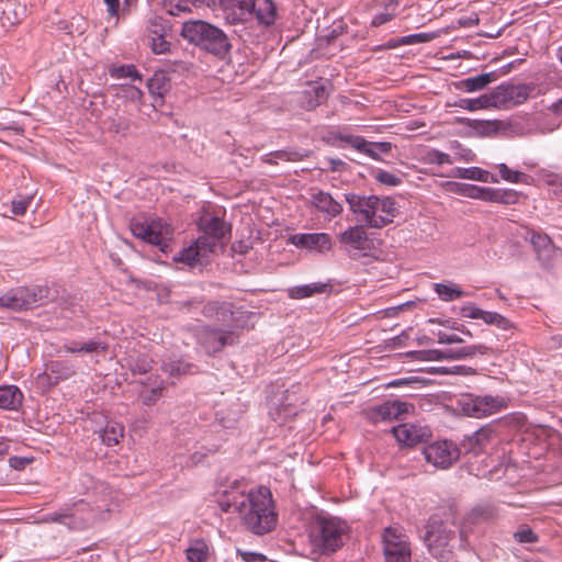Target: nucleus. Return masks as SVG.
<instances>
[{
    "mask_svg": "<svg viewBox=\"0 0 562 562\" xmlns=\"http://www.w3.org/2000/svg\"><path fill=\"white\" fill-rule=\"evenodd\" d=\"M396 441L406 447H413L427 441L431 437L429 427L416 424H401L392 428Z\"/></svg>",
    "mask_w": 562,
    "mask_h": 562,
    "instance_id": "obj_14",
    "label": "nucleus"
},
{
    "mask_svg": "<svg viewBox=\"0 0 562 562\" xmlns=\"http://www.w3.org/2000/svg\"><path fill=\"white\" fill-rule=\"evenodd\" d=\"M224 513H237L241 525L257 536L272 531L278 522V512L270 488L259 486L248 493L233 487L218 498Z\"/></svg>",
    "mask_w": 562,
    "mask_h": 562,
    "instance_id": "obj_1",
    "label": "nucleus"
},
{
    "mask_svg": "<svg viewBox=\"0 0 562 562\" xmlns=\"http://www.w3.org/2000/svg\"><path fill=\"white\" fill-rule=\"evenodd\" d=\"M221 306H222V302H217V301L209 302L203 306L202 313L205 317L213 318L216 321Z\"/></svg>",
    "mask_w": 562,
    "mask_h": 562,
    "instance_id": "obj_60",
    "label": "nucleus"
},
{
    "mask_svg": "<svg viewBox=\"0 0 562 562\" xmlns=\"http://www.w3.org/2000/svg\"><path fill=\"white\" fill-rule=\"evenodd\" d=\"M530 241L539 259H549L550 254L553 251V245L548 235L533 232Z\"/></svg>",
    "mask_w": 562,
    "mask_h": 562,
    "instance_id": "obj_33",
    "label": "nucleus"
},
{
    "mask_svg": "<svg viewBox=\"0 0 562 562\" xmlns=\"http://www.w3.org/2000/svg\"><path fill=\"white\" fill-rule=\"evenodd\" d=\"M413 405L400 401V400H390L385 401L380 405H375L367 408L363 414L364 417L372 424H378L382 422H392L395 419H401L403 416L409 413V409H413Z\"/></svg>",
    "mask_w": 562,
    "mask_h": 562,
    "instance_id": "obj_12",
    "label": "nucleus"
},
{
    "mask_svg": "<svg viewBox=\"0 0 562 562\" xmlns=\"http://www.w3.org/2000/svg\"><path fill=\"white\" fill-rule=\"evenodd\" d=\"M324 283H311L290 289V296L292 299H305L315 294L324 293L327 289Z\"/></svg>",
    "mask_w": 562,
    "mask_h": 562,
    "instance_id": "obj_39",
    "label": "nucleus"
},
{
    "mask_svg": "<svg viewBox=\"0 0 562 562\" xmlns=\"http://www.w3.org/2000/svg\"><path fill=\"white\" fill-rule=\"evenodd\" d=\"M461 179L477 180L481 182L497 183L498 179L490 171L481 169L479 167L458 169V175Z\"/></svg>",
    "mask_w": 562,
    "mask_h": 562,
    "instance_id": "obj_35",
    "label": "nucleus"
},
{
    "mask_svg": "<svg viewBox=\"0 0 562 562\" xmlns=\"http://www.w3.org/2000/svg\"><path fill=\"white\" fill-rule=\"evenodd\" d=\"M464 340L456 334H447L440 331L438 334V342L440 344H462Z\"/></svg>",
    "mask_w": 562,
    "mask_h": 562,
    "instance_id": "obj_63",
    "label": "nucleus"
},
{
    "mask_svg": "<svg viewBox=\"0 0 562 562\" xmlns=\"http://www.w3.org/2000/svg\"><path fill=\"white\" fill-rule=\"evenodd\" d=\"M162 370L173 378H181L187 374H194L198 372L195 364L187 362L182 359L171 360L162 366Z\"/></svg>",
    "mask_w": 562,
    "mask_h": 562,
    "instance_id": "obj_30",
    "label": "nucleus"
},
{
    "mask_svg": "<svg viewBox=\"0 0 562 562\" xmlns=\"http://www.w3.org/2000/svg\"><path fill=\"white\" fill-rule=\"evenodd\" d=\"M42 521L43 522H58V524L67 526L68 520H67L66 508L61 509L58 513H53V514L44 517L42 519Z\"/></svg>",
    "mask_w": 562,
    "mask_h": 562,
    "instance_id": "obj_61",
    "label": "nucleus"
},
{
    "mask_svg": "<svg viewBox=\"0 0 562 562\" xmlns=\"http://www.w3.org/2000/svg\"><path fill=\"white\" fill-rule=\"evenodd\" d=\"M220 5L226 20L235 24L252 19L255 0H220Z\"/></svg>",
    "mask_w": 562,
    "mask_h": 562,
    "instance_id": "obj_16",
    "label": "nucleus"
},
{
    "mask_svg": "<svg viewBox=\"0 0 562 562\" xmlns=\"http://www.w3.org/2000/svg\"><path fill=\"white\" fill-rule=\"evenodd\" d=\"M424 541L435 559L448 562L452 559L453 550L459 541L457 527L452 521L434 516L427 524Z\"/></svg>",
    "mask_w": 562,
    "mask_h": 562,
    "instance_id": "obj_5",
    "label": "nucleus"
},
{
    "mask_svg": "<svg viewBox=\"0 0 562 562\" xmlns=\"http://www.w3.org/2000/svg\"><path fill=\"white\" fill-rule=\"evenodd\" d=\"M310 204L316 209L317 212L324 214L325 218L330 221L342 212V205L336 201L330 193L316 190L311 193Z\"/></svg>",
    "mask_w": 562,
    "mask_h": 562,
    "instance_id": "obj_20",
    "label": "nucleus"
},
{
    "mask_svg": "<svg viewBox=\"0 0 562 562\" xmlns=\"http://www.w3.org/2000/svg\"><path fill=\"white\" fill-rule=\"evenodd\" d=\"M416 358L422 361H438L446 359V350L430 349L416 351Z\"/></svg>",
    "mask_w": 562,
    "mask_h": 562,
    "instance_id": "obj_51",
    "label": "nucleus"
},
{
    "mask_svg": "<svg viewBox=\"0 0 562 562\" xmlns=\"http://www.w3.org/2000/svg\"><path fill=\"white\" fill-rule=\"evenodd\" d=\"M501 178L504 181L510 183H519L522 181V177L525 176L520 171L512 170L506 164H498L497 166Z\"/></svg>",
    "mask_w": 562,
    "mask_h": 562,
    "instance_id": "obj_47",
    "label": "nucleus"
},
{
    "mask_svg": "<svg viewBox=\"0 0 562 562\" xmlns=\"http://www.w3.org/2000/svg\"><path fill=\"white\" fill-rule=\"evenodd\" d=\"M508 400L504 396L475 395L464 393L457 400V411L464 416L482 418L507 408Z\"/></svg>",
    "mask_w": 562,
    "mask_h": 562,
    "instance_id": "obj_6",
    "label": "nucleus"
},
{
    "mask_svg": "<svg viewBox=\"0 0 562 562\" xmlns=\"http://www.w3.org/2000/svg\"><path fill=\"white\" fill-rule=\"evenodd\" d=\"M346 202L350 211L356 214L359 221L363 222L366 226L372 228H382L390 224V218L383 220L376 214V195H358L355 193L345 194Z\"/></svg>",
    "mask_w": 562,
    "mask_h": 562,
    "instance_id": "obj_7",
    "label": "nucleus"
},
{
    "mask_svg": "<svg viewBox=\"0 0 562 562\" xmlns=\"http://www.w3.org/2000/svg\"><path fill=\"white\" fill-rule=\"evenodd\" d=\"M117 95L131 101H140L143 98V91L134 86H122Z\"/></svg>",
    "mask_w": 562,
    "mask_h": 562,
    "instance_id": "obj_53",
    "label": "nucleus"
},
{
    "mask_svg": "<svg viewBox=\"0 0 562 562\" xmlns=\"http://www.w3.org/2000/svg\"><path fill=\"white\" fill-rule=\"evenodd\" d=\"M341 139L359 153H362L374 160H380L381 154H387L392 149V144L389 142H369L361 136H345Z\"/></svg>",
    "mask_w": 562,
    "mask_h": 562,
    "instance_id": "obj_19",
    "label": "nucleus"
},
{
    "mask_svg": "<svg viewBox=\"0 0 562 562\" xmlns=\"http://www.w3.org/2000/svg\"><path fill=\"white\" fill-rule=\"evenodd\" d=\"M348 530L345 521L337 517L317 515L310 525L308 538L315 554H328L342 547Z\"/></svg>",
    "mask_w": 562,
    "mask_h": 562,
    "instance_id": "obj_3",
    "label": "nucleus"
},
{
    "mask_svg": "<svg viewBox=\"0 0 562 562\" xmlns=\"http://www.w3.org/2000/svg\"><path fill=\"white\" fill-rule=\"evenodd\" d=\"M64 349L66 352H69V353H78V352L98 353V352L105 351L106 345L100 340H90L85 344L70 342V344L65 345Z\"/></svg>",
    "mask_w": 562,
    "mask_h": 562,
    "instance_id": "obj_36",
    "label": "nucleus"
},
{
    "mask_svg": "<svg viewBox=\"0 0 562 562\" xmlns=\"http://www.w3.org/2000/svg\"><path fill=\"white\" fill-rule=\"evenodd\" d=\"M490 348L485 345H472V346H464L461 348H450L446 350V359L449 360H459V359H465L471 358L476 355H486L488 353Z\"/></svg>",
    "mask_w": 562,
    "mask_h": 562,
    "instance_id": "obj_29",
    "label": "nucleus"
},
{
    "mask_svg": "<svg viewBox=\"0 0 562 562\" xmlns=\"http://www.w3.org/2000/svg\"><path fill=\"white\" fill-rule=\"evenodd\" d=\"M22 392L15 385L0 387V408L16 409L22 404Z\"/></svg>",
    "mask_w": 562,
    "mask_h": 562,
    "instance_id": "obj_27",
    "label": "nucleus"
},
{
    "mask_svg": "<svg viewBox=\"0 0 562 562\" xmlns=\"http://www.w3.org/2000/svg\"><path fill=\"white\" fill-rule=\"evenodd\" d=\"M496 79L497 74L495 71H491L475 77L465 78L460 82V87L467 92H474L484 89Z\"/></svg>",
    "mask_w": 562,
    "mask_h": 562,
    "instance_id": "obj_28",
    "label": "nucleus"
},
{
    "mask_svg": "<svg viewBox=\"0 0 562 562\" xmlns=\"http://www.w3.org/2000/svg\"><path fill=\"white\" fill-rule=\"evenodd\" d=\"M38 302L37 293L34 290L20 288L7 292L0 296V308L13 311L27 310Z\"/></svg>",
    "mask_w": 562,
    "mask_h": 562,
    "instance_id": "obj_15",
    "label": "nucleus"
},
{
    "mask_svg": "<svg viewBox=\"0 0 562 562\" xmlns=\"http://www.w3.org/2000/svg\"><path fill=\"white\" fill-rule=\"evenodd\" d=\"M207 554L209 547L202 539L192 541L190 547L186 550V555L189 562H206Z\"/></svg>",
    "mask_w": 562,
    "mask_h": 562,
    "instance_id": "obj_37",
    "label": "nucleus"
},
{
    "mask_svg": "<svg viewBox=\"0 0 562 562\" xmlns=\"http://www.w3.org/2000/svg\"><path fill=\"white\" fill-rule=\"evenodd\" d=\"M25 9L20 3L14 1H7L2 9L1 22L2 25H15L24 15Z\"/></svg>",
    "mask_w": 562,
    "mask_h": 562,
    "instance_id": "obj_32",
    "label": "nucleus"
},
{
    "mask_svg": "<svg viewBox=\"0 0 562 562\" xmlns=\"http://www.w3.org/2000/svg\"><path fill=\"white\" fill-rule=\"evenodd\" d=\"M485 201L505 205L516 204L519 201L520 193L513 189L488 188L485 192Z\"/></svg>",
    "mask_w": 562,
    "mask_h": 562,
    "instance_id": "obj_26",
    "label": "nucleus"
},
{
    "mask_svg": "<svg viewBox=\"0 0 562 562\" xmlns=\"http://www.w3.org/2000/svg\"><path fill=\"white\" fill-rule=\"evenodd\" d=\"M376 214L381 216L383 220L390 218V223L393 222V218L396 213L395 202L391 198H379L376 204Z\"/></svg>",
    "mask_w": 562,
    "mask_h": 562,
    "instance_id": "obj_43",
    "label": "nucleus"
},
{
    "mask_svg": "<svg viewBox=\"0 0 562 562\" xmlns=\"http://www.w3.org/2000/svg\"><path fill=\"white\" fill-rule=\"evenodd\" d=\"M258 23L262 25H271L277 18V5L273 0H255L254 15Z\"/></svg>",
    "mask_w": 562,
    "mask_h": 562,
    "instance_id": "obj_24",
    "label": "nucleus"
},
{
    "mask_svg": "<svg viewBox=\"0 0 562 562\" xmlns=\"http://www.w3.org/2000/svg\"><path fill=\"white\" fill-rule=\"evenodd\" d=\"M338 240L342 249L355 258L360 251H368L371 248V240L362 225H356L347 228L338 235Z\"/></svg>",
    "mask_w": 562,
    "mask_h": 562,
    "instance_id": "obj_13",
    "label": "nucleus"
},
{
    "mask_svg": "<svg viewBox=\"0 0 562 562\" xmlns=\"http://www.w3.org/2000/svg\"><path fill=\"white\" fill-rule=\"evenodd\" d=\"M150 47L155 54H165L169 50L170 43L165 38V36H151Z\"/></svg>",
    "mask_w": 562,
    "mask_h": 562,
    "instance_id": "obj_55",
    "label": "nucleus"
},
{
    "mask_svg": "<svg viewBox=\"0 0 562 562\" xmlns=\"http://www.w3.org/2000/svg\"><path fill=\"white\" fill-rule=\"evenodd\" d=\"M200 342L207 353H215L227 345L235 342L234 331L206 328L200 335Z\"/></svg>",
    "mask_w": 562,
    "mask_h": 562,
    "instance_id": "obj_18",
    "label": "nucleus"
},
{
    "mask_svg": "<svg viewBox=\"0 0 562 562\" xmlns=\"http://www.w3.org/2000/svg\"><path fill=\"white\" fill-rule=\"evenodd\" d=\"M293 244L297 247L319 252L327 251L331 248L330 237L326 233L297 234L293 236Z\"/></svg>",
    "mask_w": 562,
    "mask_h": 562,
    "instance_id": "obj_23",
    "label": "nucleus"
},
{
    "mask_svg": "<svg viewBox=\"0 0 562 562\" xmlns=\"http://www.w3.org/2000/svg\"><path fill=\"white\" fill-rule=\"evenodd\" d=\"M200 227L203 232V235L198 238L207 239L206 243L212 245V250L215 251L218 241L225 236L227 232L226 224L223 220L217 216H202L200 222Z\"/></svg>",
    "mask_w": 562,
    "mask_h": 562,
    "instance_id": "obj_22",
    "label": "nucleus"
},
{
    "mask_svg": "<svg viewBox=\"0 0 562 562\" xmlns=\"http://www.w3.org/2000/svg\"><path fill=\"white\" fill-rule=\"evenodd\" d=\"M272 155H274V158L277 160H282V161H300L304 157V155L301 154L300 151L290 150V149L272 151Z\"/></svg>",
    "mask_w": 562,
    "mask_h": 562,
    "instance_id": "obj_54",
    "label": "nucleus"
},
{
    "mask_svg": "<svg viewBox=\"0 0 562 562\" xmlns=\"http://www.w3.org/2000/svg\"><path fill=\"white\" fill-rule=\"evenodd\" d=\"M495 431L490 426H484L475 431L470 438L472 449H483L493 438Z\"/></svg>",
    "mask_w": 562,
    "mask_h": 562,
    "instance_id": "obj_42",
    "label": "nucleus"
},
{
    "mask_svg": "<svg viewBox=\"0 0 562 562\" xmlns=\"http://www.w3.org/2000/svg\"><path fill=\"white\" fill-rule=\"evenodd\" d=\"M427 158H428L429 162L437 164V165H443V164L451 165L453 162L448 154L442 153L437 149L430 150L427 155Z\"/></svg>",
    "mask_w": 562,
    "mask_h": 562,
    "instance_id": "obj_58",
    "label": "nucleus"
},
{
    "mask_svg": "<svg viewBox=\"0 0 562 562\" xmlns=\"http://www.w3.org/2000/svg\"><path fill=\"white\" fill-rule=\"evenodd\" d=\"M461 314L467 318L482 319L485 324L495 326L502 330L514 328V324L505 316L497 312L484 311L472 303L464 305L461 308Z\"/></svg>",
    "mask_w": 562,
    "mask_h": 562,
    "instance_id": "obj_17",
    "label": "nucleus"
},
{
    "mask_svg": "<svg viewBox=\"0 0 562 562\" xmlns=\"http://www.w3.org/2000/svg\"><path fill=\"white\" fill-rule=\"evenodd\" d=\"M477 136L493 137L501 131L503 124L501 121H480L475 120L469 123Z\"/></svg>",
    "mask_w": 562,
    "mask_h": 562,
    "instance_id": "obj_34",
    "label": "nucleus"
},
{
    "mask_svg": "<svg viewBox=\"0 0 562 562\" xmlns=\"http://www.w3.org/2000/svg\"><path fill=\"white\" fill-rule=\"evenodd\" d=\"M112 491L102 482L94 484L88 499H80L66 508L67 527L71 530H83L95 521L103 520L111 512Z\"/></svg>",
    "mask_w": 562,
    "mask_h": 562,
    "instance_id": "obj_2",
    "label": "nucleus"
},
{
    "mask_svg": "<svg viewBox=\"0 0 562 562\" xmlns=\"http://www.w3.org/2000/svg\"><path fill=\"white\" fill-rule=\"evenodd\" d=\"M458 105L469 111L494 108L492 91L490 93L482 94L475 99H461Z\"/></svg>",
    "mask_w": 562,
    "mask_h": 562,
    "instance_id": "obj_38",
    "label": "nucleus"
},
{
    "mask_svg": "<svg viewBox=\"0 0 562 562\" xmlns=\"http://www.w3.org/2000/svg\"><path fill=\"white\" fill-rule=\"evenodd\" d=\"M255 316V313L244 311L239 307H235V314L232 318V326L229 330L244 329L248 327L250 318Z\"/></svg>",
    "mask_w": 562,
    "mask_h": 562,
    "instance_id": "obj_44",
    "label": "nucleus"
},
{
    "mask_svg": "<svg viewBox=\"0 0 562 562\" xmlns=\"http://www.w3.org/2000/svg\"><path fill=\"white\" fill-rule=\"evenodd\" d=\"M423 453L428 463L441 470L450 468L460 457L458 447L447 440L435 441L426 446Z\"/></svg>",
    "mask_w": 562,
    "mask_h": 562,
    "instance_id": "obj_11",
    "label": "nucleus"
},
{
    "mask_svg": "<svg viewBox=\"0 0 562 562\" xmlns=\"http://www.w3.org/2000/svg\"><path fill=\"white\" fill-rule=\"evenodd\" d=\"M513 537L518 543H535L539 540L538 535L527 525L519 526Z\"/></svg>",
    "mask_w": 562,
    "mask_h": 562,
    "instance_id": "obj_45",
    "label": "nucleus"
},
{
    "mask_svg": "<svg viewBox=\"0 0 562 562\" xmlns=\"http://www.w3.org/2000/svg\"><path fill=\"white\" fill-rule=\"evenodd\" d=\"M30 204L27 199L14 200L12 201V212L15 215H23L26 212V209Z\"/></svg>",
    "mask_w": 562,
    "mask_h": 562,
    "instance_id": "obj_64",
    "label": "nucleus"
},
{
    "mask_svg": "<svg viewBox=\"0 0 562 562\" xmlns=\"http://www.w3.org/2000/svg\"><path fill=\"white\" fill-rule=\"evenodd\" d=\"M162 385H158L156 387L150 389L142 393L143 403L147 406L154 405L161 396Z\"/></svg>",
    "mask_w": 562,
    "mask_h": 562,
    "instance_id": "obj_57",
    "label": "nucleus"
},
{
    "mask_svg": "<svg viewBox=\"0 0 562 562\" xmlns=\"http://www.w3.org/2000/svg\"><path fill=\"white\" fill-rule=\"evenodd\" d=\"M374 179L384 186L387 187H396L401 183V178L396 175L385 171V170H378L374 175Z\"/></svg>",
    "mask_w": 562,
    "mask_h": 562,
    "instance_id": "obj_50",
    "label": "nucleus"
},
{
    "mask_svg": "<svg viewBox=\"0 0 562 562\" xmlns=\"http://www.w3.org/2000/svg\"><path fill=\"white\" fill-rule=\"evenodd\" d=\"M532 85H501L492 90L494 108H512L526 102L533 91Z\"/></svg>",
    "mask_w": 562,
    "mask_h": 562,
    "instance_id": "obj_10",
    "label": "nucleus"
},
{
    "mask_svg": "<svg viewBox=\"0 0 562 562\" xmlns=\"http://www.w3.org/2000/svg\"><path fill=\"white\" fill-rule=\"evenodd\" d=\"M386 562H411L412 550L408 537L400 527H387L383 532Z\"/></svg>",
    "mask_w": 562,
    "mask_h": 562,
    "instance_id": "obj_9",
    "label": "nucleus"
},
{
    "mask_svg": "<svg viewBox=\"0 0 562 562\" xmlns=\"http://www.w3.org/2000/svg\"><path fill=\"white\" fill-rule=\"evenodd\" d=\"M435 291L438 296L446 302H451L467 295V293L456 284L437 283L435 284Z\"/></svg>",
    "mask_w": 562,
    "mask_h": 562,
    "instance_id": "obj_41",
    "label": "nucleus"
},
{
    "mask_svg": "<svg viewBox=\"0 0 562 562\" xmlns=\"http://www.w3.org/2000/svg\"><path fill=\"white\" fill-rule=\"evenodd\" d=\"M130 369L133 374H145L151 369V361L146 358H139L130 363Z\"/></svg>",
    "mask_w": 562,
    "mask_h": 562,
    "instance_id": "obj_56",
    "label": "nucleus"
},
{
    "mask_svg": "<svg viewBox=\"0 0 562 562\" xmlns=\"http://www.w3.org/2000/svg\"><path fill=\"white\" fill-rule=\"evenodd\" d=\"M52 373H56L57 378L67 379L74 374V368L66 361H53L49 364Z\"/></svg>",
    "mask_w": 562,
    "mask_h": 562,
    "instance_id": "obj_49",
    "label": "nucleus"
},
{
    "mask_svg": "<svg viewBox=\"0 0 562 562\" xmlns=\"http://www.w3.org/2000/svg\"><path fill=\"white\" fill-rule=\"evenodd\" d=\"M395 16L394 9L391 12H382L379 14H375L372 19V25L373 26H380L387 22H390Z\"/></svg>",
    "mask_w": 562,
    "mask_h": 562,
    "instance_id": "obj_62",
    "label": "nucleus"
},
{
    "mask_svg": "<svg viewBox=\"0 0 562 562\" xmlns=\"http://www.w3.org/2000/svg\"><path fill=\"white\" fill-rule=\"evenodd\" d=\"M206 240L205 238H198L191 246L182 249L173 259L190 267L201 263L210 254L214 252L212 245L207 244Z\"/></svg>",
    "mask_w": 562,
    "mask_h": 562,
    "instance_id": "obj_21",
    "label": "nucleus"
},
{
    "mask_svg": "<svg viewBox=\"0 0 562 562\" xmlns=\"http://www.w3.org/2000/svg\"><path fill=\"white\" fill-rule=\"evenodd\" d=\"M181 35L218 57H224L231 49L227 35L217 26L201 20L183 23Z\"/></svg>",
    "mask_w": 562,
    "mask_h": 562,
    "instance_id": "obj_4",
    "label": "nucleus"
},
{
    "mask_svg": "<svg viewBox=\"0 0 562 562\" xmlns=\"http://www.w3.org/2000/svg\"><path fill=\"white\" fill-rule=\"evenodd\" d=\"M147 88L156 102L162 101L165 94L171 89L170 78L164 71H157L148 80Z\"/></svg>",
    "mask_w": 562,
    "mask_h": 562,
    "instance_id": "obj_25",
    "label": "nucleus"
},
{
    "mask_svg": "<svg viewBox=\"0 0 562 562\" xmlns=\"http://www.w3.org/2000/svg\"><path fill=\"white\" fill-rule=\"evenodd\" d=\"M110 75L113 78H132V79H140L139 74L137 72L135 66H119L110 69Z\"/></svg>",
    "mask_w": 562,
    "mask_h": 562,
    "instance_id": "obj_48",
    "label": "nucleus"
},
{
    "mask_svg": "<svg viewBox=\"0 0 562 562\" xmlns=\"http://www.w3.org/2000/svg\"><path fill=\"white\" fill-rule=\"evenodd\" d=\"M235 314V307L232 303L222 302V306L218 311V316L216 318V322L222 324L223 326H226L228 329H231L232 326V318Z\"/></svg>",
    "mask_w": 562,
    "mask_h": 562,
    "instance_id": "obj_46",
    "label": "nucleus"
},
{
    "mask_svg": "<svg viewBox=\"0 0 562 562\" xmlns=\"http://www.w3.org/2000/svg\"><path fill=\"white\" fill-rule=\"evenodd\" d=\"M124 436V426L119 423H109L104 427L101 438L102 441L108 445H116Z\"/></svg>",
    "mask_w": 562,
    "mask_h": 562,
    "instance_id": "obj_40",
    "label": "nucleus"
},
{
    "mask_svg": "<svg viewBox=\"0 0 562 562\" xmlns=\"http://www.w3.org/2000/svg\"><path fill=\"white\" fill-rule=\"evenodd\" d=\"M312 92L315 94L316 99L307 101L306 108L308 110L316 108L321 103V100L325 98V89L323 87H312L311 91H305L306 94Z\"/></svg>",
    "mask_w": 562,
    "mask_h": 562,
    "instance_id": "obj_59",
    "label": "nucleus"
},
{
    "mask_svg": "<svg viewBox=\"0 0 562 562\" xmlns=\"http://www.w3.org/2000/svg\"><path fill=\"white\" fill-rule=\"evenodd\" d=\"M103 125L110 133L126 135L131 130L132 122L128 117L114 113L103 121Z\"/></svg>",
    "mask_w": 562,
    "mask_h": 562,
    "instance_id": "obj_31",
    "label": "nucleus"
},
{
    "mask_svg": "<svg viewBox=\"0 0 562 562\" xmlns=\"http://www.w3.org/2000/svg\"><path fill=\"white\" fill-rule=\"evenodd\" d=\"M450 148L456 150L454 154L457 158L460 160L470 162L473 161L475 158L474 153L471 149L463 147L458 140L451 142Z\"/></svg>",
    "mask_w": 562,
    "mask_h": 562,
    "instance_id": "obj_52",
    "label": "nucleus"
},
{
    "mask_svg": "<svg viewBox=\"0 0 562 562\" xmlns=\"http://www.w3.org/2000/svg\"><path fill=\"white\" fill-rule=\"evenodd\" d=\"M132 232L135 237L158 246L162 252L167 254L169 251L172 228L162 220H154L150 223H135Z\"/></svg>",
    "mask_w": 562,
    "mask_h": 562,
    "instance_id": "obj_8",
    "label": "nucleus"
}]
</instances>
